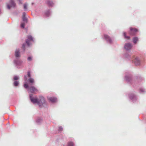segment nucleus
Masks as SVG:
<instances>
[{"mask_svg":"<svg viewBox=\"0 0 146 146\" xmlns=\"http://www.w3.org/2000/svg\"><path fill=\"white\" fill-rule=\"evenodd\" d=\"M131 60L132 62L136 66L139 65L140 64V61L137 57H135L133 56Z\"/></svg>","mask_w":146,"mask_h":146,"instance_id":"39448f33","label":"nucleus"},{"mask_svg":"<svg viewBox=\"0 0 146 146\" xmlns=\"http://www.w3.org/2000/svg\"><path fill=\"white\" fill-rule=\"evenodd\" d=\"M26 14L25 12H23V13L22 17V20L25 23H27V19L26 17Z\"/></svg>","mask_w":146,"mask_h":146,"instance_id":"ddd939ff","label":"nucleus"},{"mask_svg":"<svg viewBox=\"0 0 146 146\" xmlns=\"http://www.w3.org/2000/svg\"><path fill=\"white\" fill-rule=\"evenodd\" d=\"M48 100L52 103H54L56 102L57 98L54 97H50L48 99Z\"/></svg>","mask_w":146,"mask_h":146,"instance_id":"4468645a","label":"nucleus"},{"mask_svg":"<svg viewBox=\"0 0 146 146\" xmlns=\"http://www.w3.org/2000/svg\"><path fill=\"white\" fill-rule=\"evenodd\" d=\"M42 121V119H41L40 118H38L36 120V122L37 123L39 124Z\"/></svg>","mask_w":146,"mask_h":146,"instance_id":"412c9836","label":"nucleus"},{"mask_svg":"<svg viewBox=\"0 0 146 146\" xmlns=\"http://www.w3.org/2000/svg\"><path fill=\"white\" fill-rule=\"evenodd\" d=\"M132 47V44L130 43H126L124 45V48L127 50H130Z\"/></svg>","mask_w":146,"mask_h":146,"instance_id":"9d476101","label":"nucleus"},{"mask_svg":"<svg viewBox=\"0 0 146 146\" xmlns=\"http://www.w3.org/2000/svg\"><path fill=\"white\" fill-rule=\"evenodd\" d=\"M34 42L33 37L31 35H29L27 36V39L26 40V42L28 46H29L31 45V42Z\"/></svg>","mask_w":146,"mask_h":146,"instance_id":"423d86ee","label":"nucleus"},{"mask_svg":"<svg viewBox=\"0 0 146 146\" xmlns=\"http://www.w3.org/2000/svg\"><path fill=\"white\" fill-rule=\"evenodd\" d=\"M24 79L25 80H27V78L26 76H24Z\"/></svg>","mask_w":146,"mask_h":146,"instance_id":"2f4dec72","label":"nucleus"},{"mask_svg":"<svg viewBox=\"0 0 146 146\" xmlns=\"http://www.w3.org/2000/svg\"><path fill=\"white\" fill-rule=\"evenodd\" d=\"M104 37L105 39L106 40L107 43L109 44L112 43L113 40L108 35H104Z\"/></svg>","mask_w":146,"mask_h":146,"instance_id":"1a4fd4ad","label":"nucleus"},{"mask_svg":"<svg viewBox=\"0 0 146 146\" xmlns=\"http://www.w3.org/2000/svg\"><path fill=\"white\" fill-rule=\"evenodd\" d=\"M25 44H23L22 45V47H23V48L24 50H25Z\"/></svg>","mask_w":146,"mask_h":146,"instance_id":"c756f323","label":"nucleus"},{"mask_svg":"<svg viewBox=\"0 0 146 146\" xmlns=\"http://www.w3.org/2000/svg\"><path fill=\"white\" fill-rule=\"evenodd\" d=\"M123 35L125 37V38L128 39L130 38V37L129 36H126V33L125 32H124L123 33Z\"/></svg>","mask_w":146,"mask_h":146,"instance_id":"b1692460","label":"nucleus"},{"mask_svg":"<svg viewBox=\"0 0 146 146\" xmlns=\"http://www.w3.org/2000/svg\"><path fill=\"white\" fill-rule=\"evenodd\" d=\"M15 55L16 58L14 60V64L18 68H20L22 66V61L19 58L20 57V50L19 49H17L15 51Z\"/></svg>","mask_w":146,"mask_h":146,"instance_id":"f03ea898","label":"nucleus"},{"mask_svg":"<svg viewBox=\"0 0 146 146\" xmlns=\"http://www.w3.org/2000/svg\"><path fill=\"white\" fill-rule=\"evenodd\" d=\"M28 4L27 3H25L24 4V9L25 11H27L28 10Z\"/></svg>","mask_w":146,"mask_h":146,"instance_id":"6ab92c4d","label":"nucleus"},{"mask_svg":"<svg viewBox=\"0 0 146 146\" xmlns=\"http://www.w3.org/2000/svg\"><path fill=\"white\" fill-rule=\"evenodd\" d=\"M58 130L59 131H61L63 130V128L62 126H59L58 127Z\"/></svg>","mask_w":146,"mask_h":146,"instance_id":"393cba45","label":"nucleus"},{"mask_svg":"<svg viewBox=\"0 0 146 146\" xmlns=\"http://www.w3.org/2000/svg\"><path fill=\"white\" fill-rule=\"evenodd\" d=\"M13 84L14 86H17L19 84V82L17 81H15Z\"/></svg>","mask_w":146,"mask_h":146,"instance_id":"4be33fe9","label":"nucleus"},{"mask_svg":"<svg viewBox=\"0 0 146 146\" xmlns=\"http://www.w3.org/2000/svg\"><path fill=\"white\" fill-rule=\"evenodd\" d=\"M27 75H28V77H29V78H31V77L30 73L29 72H27Z\"/></svg>","mask_w":146,"mask_h":146,"instance_id":"cd10ccee","label":"nucleus"},{"mask_svg":"<svg viewBox=\"0 0 146 146\" xmlns=\"http://www.w3.org/2000/svg\"><path fill=\"white\" fill-rule=\"evenodd\" d=\"M74 144L72 142H70L68 143V146H74Z\"/></svg>","mask_w":146,"mask_h":146,"instance_id":"a878e982","label":"nucleus"},{"mask_svg":"<svg viewBox=\"0 0 146 146\" xmlns=\"http://www.w3.org/2000/svg\"><path fill=\"white\" fill-rule=\"evenodd\" d=\"M19 1V3H22L21 0H18Z\"/></svg>","mask_w":146,"mask_h":146,"instance_id":"473e14b6","label":"nucleus"},{"mask_svg":"<svg viewBox=\"0 0 146 146\" xmlns=\"http://www.w3.org/2000/svg\"><path fill=\"white\" fill-rule=\"evenodd\" d=\"M6 5L7 8L10 9L11 7H15L16 4L13 0H10L9 3H7Z\"/></svg>","mask_w":146,"mask_h":146,"instance_id":"20e7f679","label":"nucleus"},{"mask_svg":"<svg viewBox=\"0 0 146 146\" xmlns=\"http://www.w3.org/2000/svg\"><path fill=\"white\" fill-rule=\"evenodd\" d=\"M129 97L130 100L133 102H135L137 100L136 96L133 94H129Z\"/></svg>","mask_w":146,"mask_h":146,"instance_id":"0eeeda50","label":"nucleus"},{"mask_svg":"<svg viewBox=\"0 0 146 146\" xmlns=\"http://www.w3.org/2000/svg\"><path fill=\"white\" fill-rule=\"evenodd\" d=\"M133 40L134 43L136 44L137 43V41L138 40V38L137 37H135L133 38Z\"/></svg>","mask_w":146,"mask_h":146,"instance_id":"a211bd4d","label":"nucleus"},{"mask_svg":"<svg viewBox=\"0 0 146 146\" xmlns=\"http://www.w3.org/2000/svg\"><path fill=\"white\" fill-rule=\"evenodd\" d=\"M24 87L26 89H27L28 91L31 93H34L37 91V89L35 87L32 86H29L26 82L24 84Z\"/></svg>","mask_w":146,"mask_h":146,"instance_id":"7ed1b4c3","label":"nucleus"},{"mask_svg":"<svg viewBox=\"0 0 146 146\" xmlns=\"http://www.w3.org/2000/svg\"><path fill=\"white\" fill-rule=\"evenodd\" d=\"M34 4V3H33V2L31 3V4L32 5H33Z\"/></svg>","mask_w":146,"mask_h":146,"instance_id":"72a5a7b5","label":"nucleus"},{"mask_svg":"<svg viewBox=\"0 0 146 146\" xmlns=\"http://www.w3.org/2000/svg\"><path fill=\"white\" fill-rule=\"evenodd\" d=\"M25 23L21 22V27L22 28H24L25 27Z\"/></svg>","mask_w":146,"mask_h":146,"instance_id":"bb28decb","label":"nucleus"},{"mask_svg":"<svg viewBox=\"0 0 146 146\" xmlns=\"http://www.w3.org/2000/svg\"><path fill=\"white\" fill-rule=\"evenodd\" d=\"M133 56H131L127 52L125 53L123 55V57L127 60H131L133 58Z\"/></svg>","mask_w":146,"mask_h":146,"instance_id":"6e6552de","label":"nucleus"},{"mask_svg":"<svg viewBox=\"0 0 146 146\" xmlns=\"http://www.w3.org/2000/svg\"><path fill=\"white\" fill-rule=\"evenodd\" d=\"M130 33L131 35H134L137 31V30L136 29L132 28H130Z\"/></svg>","mask_w":146,"mask_h":146,"instance_id":"f8f14e48","label":"nucleus"},{"mask_svg":"<svg viewBox=\"0 0 146 146\" xmlns=\"http://www.w3.org/2000/svg\"><path fill=\"white\" fill-rule=\"evenodd\" d=\"M47 3L49 6L52 7L54 4L53 2L50 0H47Z\"/></svg>","mask_w":146,"mask_h":146,"instance_id":"2eb2a0df","label":"nucleus"},{"mask_svg":"<svg viewBox=\"0 0 146 146\" xmlns=\"http://www.w3.org/2000/svg\"><path fill=\"white\" fill-rule=\"evenodd\" d=\"M32 60V58L31 57H29L28 58V60L29 61H31Z\"/></svg>","mask_w":146,"mask_h":146,"instance_id":"7c9ffc66","label":"nucleus"},{"mask_svg":"<svg viewBox=\"0 0 146 146\" xmlns=\"http://www.w3.org/2000/svg\"><path fill=\"white\" fill-rule=\"evenodd\" d=\"M132 79L131 75L130 74H126L125 76V79L128 82H130Z\"/></svg>","mask_w":146,"mask_h":146,"instance_id":"9b49d317","label":"nucleus"},{"mask_svg":"<svg viewBox=\"0 0 146 146\" xmlns=\"http://www.w3.org/2000/svg\"><path fill=\"white\" fill-rule=\"evenodd\" d=\"M145 92V89L143 88H141L139 89V92L141 93H144Z\"/></svg>","mask_w":146,"mask_h":146,"instance_id":"aec40b11","label":"nucleus"},{"mask_svg":"<svg viewBox=\"0 0 146 146\" xmlns=\"http://www.w3.org/2000/svg\"><path fill=\"white\" fill-rule=\"evenodd\" d=\"M28 81L31 84H33L34 83V80L33 78H30L28 79Z\"/></svg>","mask_w":146,"mask_h":146,"instance_id":"f3484780","label":"nucleus"},{"mask_svg":"<svg viewBox=\"0 0 146 146\" xmlns=\"http://www.w3.org/2000/svg\"><path fill=\"white\" fill-rule=\"evenodd\" d=\"M29 96L31 102L34 104H37L39 107H42L45 103V99L42 96L40 97V99L38 100L36 97L33 96L32 94H30Z\"/></svg>","mask_w":146,"mask_h":146,"instance_id":"f257e3e1","label":"nucleus"},{"mask_svg":"<svg viewBox=\"0 0 146 146\" xmlns=\"http://www.w3.org/2000/svg\"><path fill=\"white\" fill-rule=\"evenodd\" d=\"M19 77L18 76H15L13 77V80L15 81H17V80L19 79Z\"/></svg>","mask_w":146,"mask_h":146,"instance_id":"5701e85b","label":"nucleus"},{"mask_svg":"<svg viewBox=\"0 0 146 146\" xmlns=\"http://www.w3.org/2000/svg\"><path fill=\"white\" fill-rule=\"evenodd\" d=\"M137 79H138V81H139L140 80L141 81V80H142L143 79H142V78H141V77H139Z\"/></svg>","mask_w":146,"mask_h":146,"instance_id":"c85d7f7f","label":"nucleus"},{"mask_svg":"<svg viewBox=\"0 0 146 146\" xmlns=\"http://www.w3.org/2000/svg\"><path fill=\"white\" fill-rule=\"evenodd\" d=\"M51 14V12L50 10H48L45 13V16L47 17L49 16Z\"/></svg>","mask_w":146,"mask_h":146,"instance_id":"dca6fc26","label":"nucleus"}]
</instances>
